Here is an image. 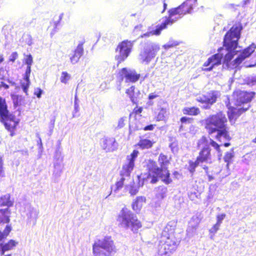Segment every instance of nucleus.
<instances>
[{"instance_id":"f257e3e1","label":"nucleus","mask_w":256,"mask_h":256,"mask_svg":"<svg viewBox=\"0 0 256 256\" xmlns=\"http://www.w3.org/2000/svg\"><path fill=\"white\" fill-rule=\"evenodd\" d=\"M242 26L240 23L234 24L230 29L226 33L224 38V46L226 52L224 60V66L228 68L232 69L236 68L243 60L249 57L256 48V45L252 44L248 48H244L242 52L238 53L236 50L238 44V40L240 36ZM219 52L210 58L204 64V66H208L204 69L206 71H210L215 66L221 64L222 60L224 54L221 51L224 49L221 48Z\"/></svg>"},{"instance_id":"f03ea898","label":"nucleus","mask_w":256,"mask_h":256,"mask_svg":"<svg viewBox=\"0 0 256 256\" xmlns=\"http://www.w3.org/2000/svg\"><path fill=\"white\" fill-rule=\"evenodd\" d=\"M226 118L222 112L210 116L204 120V123L206 128L210 134L216 132V138L222 141V140H229L230 137L226 130Z\"/></svg>"},{"instance_id":"7ed1b4c3","label":"nucleus","mask_w":256,"mask_h":256,"mask_svg":"<svg viewBox=\"0 0 256 256\" xmlns=\"http://www.w3.org/2000/svg\"><path fill=\"white\" fill-rule=\"evenodd\" d=\"M158 162L161 166V168H159L156 162L152 160H150L148 166L149 175L152 176L150 182L156 183L158 181L157 178L159 177L165 184L171 183L172 180L170 178V173L166 167L169 163L168 156L160 154L158 157Z\"/></svg>"},{"instance_id":"20e7f679","label":"nucleus","mask_w":256,"mask_h":256,"mask_svg":"<svg viewBox=\"0 0 256 256\" xmlns=\"http://www.w3.org/2000/svg\"><path fill=\"white\" fill-rule=\"evenodd\" d=\"M174 230V226L169 224L164 228L160 241L158 250L160 254L170 256L176 249L179 241L172 234Z\"/></svg>"},{"instance_id":"39448f33","label":"nucleus","mask_w":256,"mask_h":256,"mask_svg":"<svg viewBox=\"0 0 256 256\" xmlns=\"http://www.w3.org/2000/svg\"><path fill=\"white\" fill-rule=\"evenodd\" d=\"M116 252V247L110 236L96 238L92 245L94 256H113Z\"/></svg>"},{"instance_id":"423d86ee","label":"nucleus","mask_w":256,"mask_h":256,"mask_svg":"<svg viewBox=\"0 0 256 256\" xmlns=\"http://www.w3.org/2000/svg\"><path fill=\"white\" fill-rule=\"evenodd\" d=\"M139 152L137 150H134L132 152L126 156L127 162L123 166L120 172V178L116 183L114 188H112V190L114 192L119 191L126 182H128L130 178V174L134 166V161L137 158ZM112 191H111V192Z\"/></svg>"},{"instance_id":"0eeeda50","label":"nucleus","mask_w":256,"mask_h":256,"mask_svg":"<svg viewBox=\"0 0 256 256\" xmlns=\"http://www.w3.org/2000/svg\"><path fill=\"white\" fill-rule=\"evenodd\" d=\"M120 226L126 229H130L134 232H137L142 227V224L137 217L128 208H124L118 218Z\"/></svg>"},{"instance_id":"6e6552de","label":"nucleus","mask_w":256,"mask_h":256,"mask_svg":"<svg viewBox=\"0 0 256 256\" xmlns=\"http://www.w3.org/2000/svg\"><path fill=\"white\" fill-rule=\"evenodd\" d=\"M198 0H186L180 6L176 8H171L168 10V17H165V20H170L168 22V25L172 24L176 20V18L175 20L172 18V17L175 15H178L179 16L177 18H182L184 16L191 14L194 8L196 6Z\"/></svg>"},{"instance_id":"1a4fd4ad","label":"nucleus","mask_w":256,"mask_h":256,"mask_svg":"<svg viewBox=\"0 0 256 256\" xmlns=\"http://www.w3.org/2000/svg\"><path fill=\"white\" fill-rule=\"evenodd\" d=\"M160 50V46L158 44L151 41L148 42L141 50L138 60L141 63L148 64L156 56Z\"/></svg>"},{"instance_id":"9d476101","label":"nucleus","mask_w":256,"mask_h":256,"mask_svg":"<svg viewBox=\"0 0 256 256\" xmlns=\"http://www.w3.org/2000/svg\"><path fill=\"white\" fill-rule=\"evenodd\" d=\"M14 119L9 114L5 100L0 97V120L8 130H13L17 126L18 122Z\"/></svg>"},{"instance_id":"9b49d317","label":"nucleus","mask_w":256,"mask_h":256,"mask_svg":"<svg viewBox=\"0 0 256 256\" xmlns=\"http://www.w3.org/2000/svg\"><path fill=\"white\" fill-rule=\"evenodd\" d=\"M135 40H124L120 42L116 48L115 58L119 64L124 61L129 56Z\"/></svg>"},{"instance_id":"f8f14e48","label":"nucleus","mask_w":256,"mask_h":256,"mask_svg":"<svg viewBox=\"0 0 256 256\" xmlns=\"http://www.w3.org/2000/svg\"><path fill=\"white\" fill-rule=\"evenodd\" d=\"M208 138L202 136L198 142V146H200L202 145V148L199 152V155L197 157V159L201 163L204 162H208L211 160L210 149L208 145Z\"/></svg>"},{"instance_id":"ddd939ff","label":"nucleus","mask_w":256,"mask_h":256,"mask_svg":"<svg viewBox=\"0 0 256 256\" xmlns=\"http://www.w3.org/2000/svg\"><path fill=\"white\" fill-rule=\"evenodd\" d=\"M254 94V92L237 90L233 94L235 104L238 106H240L242 104H248L252 100Z\"/></svg>"},{"instance_id":"4468645a","label":"nucleus","mask_w":256,"mask_h":256,"mask_svg":"<svg viewBox=\"0 0 256 256\" xmlns=\"http://www.w3.org/2000/svg\"><path fill=\"white\" fill-rule=\"evenodd\" d=\"M122 79L125 78L126 82H135L138 80L140 74L134 69L122 68L120 72Z\"/></svg>"},{"instance_id":"2eb2a0df","label":"nucleus","mask_w":256,"mask_h":256,"mask_svg":"<svg viewBox=\"0 0 256 256\" xmlns=\"http://www.w3.org/2000/svg\"><path fill=\"white\" fill-rule=\"evenodd\" d=\"M217 98L216 92H210L206 94L200 96L197 98L198 101L205 104L203 108L206 109L209 108L211 105L214 104Z\"/></svg>"},{"instance_id":"dca6fc26","label":"nucleus","mask_w":256,"mask_h":256,"mask_svg":"<svg viewBox=\"0 0 256 256\" xmlns=\"http://www.w3.org/2000/svg\"><path fill=\"white\" fill-rule=\"evenodd\" d=\"M84 42H80L72 53L70 55V61L72 64L78 63L80 58L84 54Z\"/></svg>"},{"instance_id":"f3484780","label":"nucleus","mask_w":256,"mask_h":256,"mask_svg":"<svg viewBox=\"0 0 256 256\" xmlns=\"http://www.w3.org/2000/svg\"><path fill=\"white\" fill-rule=\"evenodd\" d=\"M102 146L106 152H112L117 148V143L114 138L106 137L102 140Z\"/></svg>"},{"instance_id":"a211bd4d","label":"nucleus","mask_w":256,"mask_h":256,"mask_svg":"<svg viewBox=\"0 0 256 256\" xmlns=\"http://www.w3.org/2000/svg\"><path fill=\"white\" fill-rule=\"evenodd\" d=\"M200 222V219L197 215L192 216L188 222L186 230L187 234L189 236H192L196 233Z\"/></svg>"},{"instance_id":"6ab92c4d","label":"nucleus","mask_w":256,"mask_h":256,"mask_svg":"<svg viewBox=\"0 0 256 256\" xmlns=\"http://www.w3.org/2000/svg\"><path fill=\"white\" fill-rule=\"evenodd\" d=\"M170 20H165L164 18L162 22V24L160 25H158L156 26V28L154 30H150L142 35L140 36L141 38H145V37H148L152 35H156V36H159L160 33L161 31L166 28L168 25V22H170Z\"/></svg>"},{"instance_id":"aec40b11","label":"nucleus","mask_w":256,"mask_h":256,"mask_svg":"<svg viewBox=\"0 0 256 256\" xmlns=\"http://www.w3.org/2000/svg\"><path fill=\"white\" fill-rule=\"evenodd\" d=\"M138 184H134V182L132 181L130 182V186H126V188L128 190L129 193L130 194L131 196L136 195L138 192L140 187L142 186L144 184L145 178H144L142 176H138Z\"/></svg>"},{"instance_id":"412c9836","label":"nucleus","mask_w":256,"mask_h":256,"mask_svg":"<svg viewBox=\"0 0 256 256\" xmlns=\"http://www.w3.org/2000/svg\"><path fill=\"white\" fill-rule=\"evenodd\" d=\"M126 94L129 96L131 102L134 104H137L139 100L140 92L139 90H136L134 86H132L126 90Z\"/></svg>"},{"instance_id":"4be33fe9","label":"nucleus","mask_w":256,"mask_h":256,"mask_svg":"<svg viewBox=\"0 0 256 256\" xmlns=\"http://www.w3.org/2000/svg\"><path fill=\"white\" fill-rule=\"evenodd\" d=\"M248 107L244 108V107L237 109L234 108L231 112H228V116L230 121L232 123H234L236 119L244 112L246 110Z\"/></svg>"},{"instance_id":"5701e85b","label":"nucleus","mask_w":256,"mask_h":256,"mask_svg":"<svg viewBox=\"0 0 256 256\" xmlns=\"http://www.w3.org/2000/svg\"><path fill=\"white\" fill-rule=\"evenodd\" d=\"M17 242L14 240H11L8 243L5 244H0V252L2 255H4L6 251L12 250L16 246Z\"/></svg>"},{"instance_id":"b1692460","label":"nucleus","mask_w":256,"mask_h":256,"mask_svg":"<svg viewBox=\"0 0 256 256\" xmlns=\"http://www.w3.org/2000/svg\"><path fill=\"white\" fill-rule=\"evenodd\" d=\"M146 198L144 196H138L136 200L133 202L132 208L136 212H138L140 210L142 207V204L146 202Z\"/></svg>"},{"instance_id":"393cba45","label":"nucleus","mask_w":256,"mask_h":256,"mask_svg":"<svg viewBox=\"0 0 256 256\" xmlns=\"http://www.w3.org/2000/svg\"><path fill=\"white\" fill-rule=\"evenodd\" d=\"M192 119L186 116H183L180 118L181 125L180 126L179 131H186L188 130L187 126H190Z\"/></svg>"},{"instance_id":"a878e982","label":"nucleus","mask_w":256,"mask_h":256,"mask_svg":"<svg viewBox=\"0 0 256 256\" xmlns=\"http://www.w3.org/2000/svg\"><path fill=\"white\" fill-rule=\"evenodd\" d=\"M13 204V201L10 200V196L9 194H6L4 196H0V206H6L8 207Z\"/></svg>"},{"instance_id":"bb28decb","label":"nucleus","mask_w":256,"mask_h":256,"mask_svg":"<svg viewBox=\"0 0 256 256\" xmlns=\"http://www.w3.org/2000/svg\"><path fill=\"white\" fill-rule=\"evenodd\" d=\"M38 211L34 208H30L29 212L27 213L28 218L34 221V224H36L38 218Z\"/></svg>"},{"instance_id":"cd10ccee","label":"nucleus","mask_w":256,"mask_h":256,"mask_svg":"<svg viewBox=\"0 0 256 256\" xmlns=\"http://www.w3.org/2000/svg\"><path fill=\"white\" fill-rule=\"evenodd\" d=\"M234 156V152L232 150L227 152L224 156V162H226V168L228 170V172H227L226 174L224 176H228L230 174V172H229V170H228L229 169L228 166H229L230 162H231Z\"/></svg>"},{"instance_id":"c85d7f7f","label":"nucleus","mask_w":256,"mask_h":256,"mask_svg":"<svg viewBox=\"0 0 256 256\" xmlns=\"http://www.w3.org/2000/svg\"><path fill=\"white\" fill-rule=\"evenodd\" d=\"M182 112L184 114L196 116L200 113V110L198 108L196 107H186L183 108Z\"/></svg>"},{"instance_id":"c756f323","label":"nucleus","mask_w":256,"mask_h":256,"mask_svg":"<svg viewBox=\"0 0 256 256\" xmlns=\"http://www.w3.org/2000/svg\"><path fill=\"white\" fill-rule=\"evenodd\" d=\"M156 196L158 198L162 199L166 196V194L168 192V190L166 187L164 186H161L158 187L156 189Z\"/></svg>"},{"instance_id":"7c9ffc66","label":"nucleus","mask_w":256,"mask_h":256,"mask_svg":"<svg viewBox=\"0 0 256 256\" xmlns=\"http://www.w3.org/2000/svg\"><path fill=\"white\" fill-rule=\"evenodd\" d=\"M138 145L143 149L149 148L152 146V142L148 139H142L139 141Z\"/></svg>"},{"instance_id":"2f4dec72","label":"nucleus","mask_w":256,"mask_h":256,"mask_svg":"<svg viewBox=\"0 0 256 256\" xmlns=\"http://www.w3.org/2000/svg\"><path fill=\"white\" fill-rule=\"evenodd\" d=\"M0 211L3 214V216L2 218V221L4 223H8L10 222V211L8 208L0 210Z\"/></svg>"},{"instance_id":"473e14b6","label":"nucleus","mask_w":256,"mask_h":256,"mask_svg":"<svg viewBox=\"0 0 256 256\" xmlns=\"http://www.w3.org/2000/svg\"><path fill=\"white\" fill-rule=\"evenodd\" d=\"M11 97L13 101V103L15 106H20L21 104V102L22 100V96L12 94H11Z\"/></svg>"},{"instance_id":"72a5a7b5","label":"nucleus","mask_w":256,"mask_h":256,"mask_svg":"<svg viewBox=\"0 0 256 256\" xmlns=\"http://www.w3.org/2000/svg\"><path fill=\"white\" fill-rule=\"evenodd\" d=\"M201 162L198 160L196 158L195 162L190 161L189 162V166L188 170L190 172V173L193 174L194 171L196 168L200 164Z\"/></svg>"},{"instance_id":"f704fd0d","label":"nucleus","mask_w":256,"mask_h":256,"mask_svg":"<svg viewBox=\"0 0 256 256\" xmlns=\"http://www.w3.org/2000/svg\"><path fill=\"white\" fill-rule=\"evenodd\" d=\"M30 78L28 80L26 79L25 78H24V81L22 82L21 86L22 88V90L24 93L27 94L28 88L30 85Z\"/></svg>"},{"instance_id":"c9c22d12","label":"nucleus","mask_w":256,"mask_h":256,"mask_svg":"<svg viewBox=\"0 0 256 256\" xmlns=\"http://www.w3.org/2000/svg\"><path fill=\"white\" fill-rule=\"evenodd\" d=\"M178 42L177 41H176L173 40H170L168 43L162 46V47L168 50L170 48L174 47L178 44Z\"/></svg>"},{"instance_id":"e433bc0d","label":"nucleus","mask_w":256,"mask_h":256,"mask_svg":"<svg viewBox=\"0 0 256 256\" xmlns=\"http://www.w3.org/2000/svg\"><path fill=\"white\" fill-rule=\"evenodd\" d=\"M166 114V108H162L157 116H156V120L157 121H160V120H164V118H165V116Z\"/></svg>"},{"instance_id":"4c0bfd02","label":"nucleus","mask_w":256,"mask_h":256,"mask_svg":"<svg viewBox=\"0 0 256 256\" xmlns=\"http://www.w3.org/2000/svg\"><path fill=\"white\" fill-rule=\"evenodd\" d=\"M208 146L209 145H210L214 147L218 153H220L221 151L220 148V146L219 144L210 138H209V139L208 138Z\"/></svg>"},{"instance_id":"58836bf2","label":"nucleus","mask_w":256,"mask_h":256,"mask_svg":"<svg viewBox=\"0 0 256 256\" xmlns=\"http://www.w3.org/2000/svg\"><path fill=\"white\" fill-rule=\"evenodd\" d=\"M126 119L127 118L126 116L120 118L118 120L116 126H115V129L118 130L122 128L125 125L124 122L126 120Z\"/></svg>"},{"instance_id":"ea45409f","label":"nucleus","mask_w":256,"mask_h":256,"mask_svg":"<svg viewBox=\"0 0 256 256\" xmlns=\"http://www.w3.org/2000/svg\"><path fill=\"white\" fill-rule=\"evenodd\" d=\"M70 78V75L67 72H63L62 74L60 81L66 84Z\"/></svg>"},{"instance_id":"a19ab883","label":"nucleus","mask_w":256,"mask_h":256,"mask_svg":"<svg viewBox=\"0 0 256 256\" xmlns=\"http://www.w3.org/2000/svg\"><path fill=\"white\" fill-rule=\"evenodd\" d=\"M64 14H60V16H58V18L56 19V18H54V19L56 20L54 22V30L56 32V28L58 26L60 25V23L62 20L63 18Z\"/></svg>"},{"instance_id":"79ce46f5","label":"nucleus","mask_w":256,"mask_h":256,"mask_svg":"<svg viewBox=\"0 0 256 256\" xmlns=\"http://www.w3.org/2000/svg\"><path fill=\"white\" fill-rule=\"evenodd\" d=\"M252 158V155L250 154H246L242 158V162L248 164Z\"/></svg>"},{"instance_id":"37998d69","label":"nucleus","mask_w":256,"mask_h":256,"mask_svg":"<svg viewBox=\"0 0 256 256\" xmlns=\"http://www.w3.org/2000/svg\"><path fill=\"white\" fill-rule=\"evenodd\" d=\"M80 111V106L78 103L74 104V110L72 113L73 118L78 117L79 116V114H77Z\"/></svg>"},{"instance_id":"c03bdc74","label":"nucleus","mask_w":256,"mask_h":256,"mask_svg":"<svg viewBox=\"0 0 256 256\" xmlns=\"http://www.w3.org/2000/svg\"><path fill=\"white\" fill-rule=\"evenodd\" d=\"M24 60L25 64L27 65V66H32L33 62V58L31 54L26 56Z\"/></svg>"},{"instance_id":"a18cd8bd","label":"nucleus","mask_w":256,"mask_h":256,"mask_svg":"<svg viewBox=\"0 0 256 256\" xmlns=\"http://www.w3.org/2000/svg\"><path fill=\"white\" fill-rule=\"evenodd\" d=\"M226 214H218L216 216V222L220 224L222 222V220L225 218Z\"/></svg>"},{"instance_id":"49530a36","label":"nucleus","mask_w":256,"mask_h":256,"mask_svg":"<svg viewBox=\"0 0 256 256\" xmlns=\"http://www.w3.org/2000/svg\"><path fill=\"white\" fill-rule=\"evenodd\" d=\"M220 224L217 222L210 230V232L214 234L219 230Z\"/></svg>"},{"instance_id":"de8ad7c7","label":"nucleus","mask_w":256,"mask_h":256,"mask_svg":"<svg viewBox=\"0 0 256 256\" xmlns=\"http://www.w3.org/2000/svg\"><path fill=\"white\" fill-rule=\"evenodd\" d=\"M30 72H31V66H27L24 78H25L26 79L28 80V78H30Z\"/></svg>"},{"instance_id":"09e8293b","label":"nucleus","mask_w":256,"mask_h":256,"mask_svg":"<svg viewBox=\"0 0 256 256\" xmlns=\"http://www.w3.org/2000/svg\"><path fill=\"white\" fill-rule=\"evenodd\" d=\"M4 176V172L3 168V162L2 158L0 157V177Z\"/></svg>"},{"instance_id":"8fccbe9b","label":"nucleus","mask_w":256,"mask_h":256,"mask_svg":"<svg viewBox=\"0 0 256 256\" xmlns=\"http://www.w3.org/2000/svg\"><path fill=\"white\" fill-rule=\"evenodd\" d=\"M42 93H43V90L42 89H40V88H35L34 92V94L38 98H40L41 97Z\"/></svg>"},{"instance_id":"3c124183","label":"nucleus","mask_w":256,"mask_h":256,"mask_svg":"<svg viewBox=\"0 0 256 256\" xmlns=\"http://www.w3.org/2000/svg\"><path fill=\"white\" fill-rule=\"evenodd\" d=\"M204 169L206 170V174L208 177V182H211L212 180L214 179V177L209 174V172H208V168L207 166H204Z\"/></svg>"},{"instance_id":"603ef678","label":"nucleus","mask_w":256,"mask_h":256,"mask_svg":"<svg viewBox=\"0 0 256 256\" xmlns=\"http://www.w3.org/2000/svg\"><path fill=\"white\" fill-rule=\"evenodd\" d=\"M18 54L16 52H12L10 56V61L14 62L15 60L18 58Z\"/></svg>"},{"instance_id":"864d4df0","label":"nucleus","mask_w":256,"mask_h":256,"mask_svg":"<svg viewBox=\"0 0 256 256\" xmlns=\"http://www.w3.org/2000/svg\"><path fill=\"white\" fill-rule=\"evenodd\" d=\"M10 230H11V228L8 226H6L4 232H2L4 234V237L8 236V234L9 232H10Z\"/></svg>"},{"instance_id":"5fc2aeb1","label":"nucleus","mask_w":256,"mask_h":256,"mask_svg":"<svg viewBox=\"0 0 256 256\" xmlns=\"http://www.w3.org/2000/svg\"><path fill=\"white\" fill-rule=\"evenodd\" d=\"M58 166V165H55L54 166V174L57 176H60V173H61L62 170L60 169V170H58V171H56L57 167Z\"/></svg>"},{"instance_id":"6e6d98bb","label":"nucleus","mask_w":256,"mask_h":256,"mask_svg":"<svg viewBox=\"0 0 256 256\" xmlns=\"http://www.w3.org/2000/svg\"><path fill=\"white\" fill-rule=\"evenodd\" d=\"M154 125H153V124H150L148 126H146L144 128V130L146 131H147V130H154Z\"/></svg>"},{"instance_id":"4d7b16f0","label":"nucleus","mask_w":256,"mask_h":256,"mask_svg":"<svg viewBox=\"0 0 256 256\" xmlns=\"http://www.w3.org/2000/svg\"><path fill=\"white\" fill-rule=\"evenodd\" d=\"M20 152L23 156H28V150L27 149L20 150Z\"/></svg>"},{"instance_id":"13d9d810","label":"nucleus","mask_w":256,"mask_h":256,"mask_svg":"<svg viewBox=\"0 0 256 256\" xmlns=\"http://www.w3.org/2000/svg\"><path fill=\"white\" fill-rule=\"evenodd\" d=\"M134 110L136 114H139L142 112V107H140V108H138L137 109L134 108Z\"/></svg>"},{"instance_id":"bf43d9fd","label":"nucleus","mask_w":256,"mask_h":256,"mask_svg":"<svg viewBox=\"0 0 256 256\" xmlns=\"http://www.w3.org/2000/svg\"><path fill=\"white\" fill-rule=\"evenodd\" d=\"M157 96L154 94L152 93L149 94L148 98L150 100H153L154 98H156Z\"/></svg>"},{"instance_id":"052dcab7","label":"nucleus","mask_w":256,"mask_h":256,"mask_svg":"<svg viewBox=\"0 0 256 256\" xmlns=\"http://www.w3.org/2000/svg\"><path fill=\"white\" fill-rule=\"evenodd\" d=\"M244 66L246 68L254 67L256 65V64H247L246 62H244Z\"/></svg>"},{"instance_id":"680f3d73","label":"nucleus","mask_w":256,"mask_h":256,"mask_svg":"<svg viewBox=\"0 0 256 256\" xmlns=\"http://www.w3.org/2000/svg\"><path fill=\"white\" fill-rule=\"evenodd\" d=\"M250 0H244L242 1V6L250 3Z\"/></svg>"},{"instance_id":"e2e57ef3","label":"nucleus","mask_w":256,"mask_h":256,"mask_svg":"<svg viewBox=\"0 0 256 256\" xmlns=\"http://www.w3.org/2000/svg\"><path fill=\"white\" fill-rule=\"evenodd\" d=\"M1 85L3 86L6 89H8L9 88L8 86L4 82H1Z\"/></svg>"},{"instance_id":"0e129e2a","label":"nucleus","mask_w":256,"mask_h":256,"mask_svg":"<svg viewBox=\"0 0 256 256\" xmlns=\"http://www.w3.org/2000/svg\"><path fill=\"white\" fill-rule=\"evenodd\" d=\"M2 72H4V70L3 68H0V79L3 78L4 76L2 74Z\"/></svg>"},{"instance_id":"69168bd1","label":"nucleus","mask_w":256,"mask_h":256,"mask_svg":"<svg viewBox=\"0 0 256 256\" xmlns=\"http://www.w3.org/2000/svg\"><path fill=\"white\" fill-rule=\"evenodd\" d=\"M60 156V152H59L58 151H56V152L55 158H58Z\"/></svg>"},{"instance_id":"338daca9","label":"nucleus","mask_w":256,"mask_h":256,"mask_svg":"<svg viewBox=\"0 0 256 256\" xmlns=\"http://www.w3.org/2000/svg\"><path fill=\"white\" fill-rule=\"evenodd\" d=\"M76 103H78L79 104V100H78V96H77L76 94V96H74V104H76Z\"/></svg>"},{"instance_id":"774afa93","label":"nucleus","mask_w":256,"mask_h":256,"mask_svg":"<svg viewBox=\"0 0 256 256\" xmlns=\"http://www.w3.org/2000/svg\"><path fill=\"white\" fill-rule=\"evenodd\" d=\"M38 144L40 145V146H42V142L41 138L38 137Z\"/></svg>"}]
</instances>
